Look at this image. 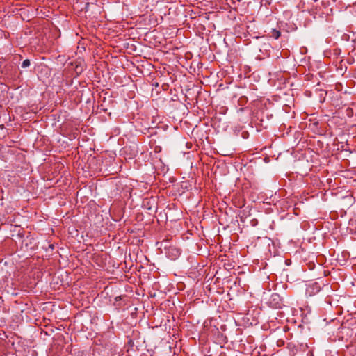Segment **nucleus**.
Returning a JSON list of instances; mask_svg holds the SVG:
<instances>
[{"instance_id":"nucleus-1","label":"nucleus","mask_w":356,"mask_h":356,"mask_svg":"<svg viewBox=\"0 0 356 356\" xmlns=\"http://www.w3.org/2000/svg\"><path fill=\"white\" fill-rule=\"evenodd\" d=\"M168 257L171 258V259H175L180 255V251L176 248H171L168 250Z\"/></svg>"},{"instance_id":"nucleus-2","label":"nucleus","mask_w":356,"mask_h":356,"mask_svg":"<svg viewBox=\"0 0 356 356\" xmlns=\"http://www.w3.org/2000/svg\"><path fill=\"white\" fill-rule=\"evenodd\" d=\"M270 298H271V300L273 301H275L276 302V303L275 304V307H280L279 301L280 300V296L277 293H273L271 296Z\"/></svg>"},{"instance_id":"nucleus-3","label":"nucleus","mask_w":356,"mask_h":356,"mask_svg":"<svg viewBox=\"0 0 356 356\" xmlns=\"http://www.w3.org/2000/svg\"><path fill=\"white\" fill-rule=\"evenodd\" d=\"M272 36L277 39L280 36V32L277 30L273 29L272 31Z\"/></svg>"},{"instance_id":"nucleus-4","label":"nucleus","mask_w":356,"mask_h":356,"mask_svg":"<svg viewBox=\"0 0 356 356\" xmlns=\"http://www.w3.org/2000/svg\"><path fill=\"white\" fill-rule=\"evenodd\" d=\"M30 65V60L29 59L24 60L22 63V67L25 68Z\"/></svg>"}]
</instances>
